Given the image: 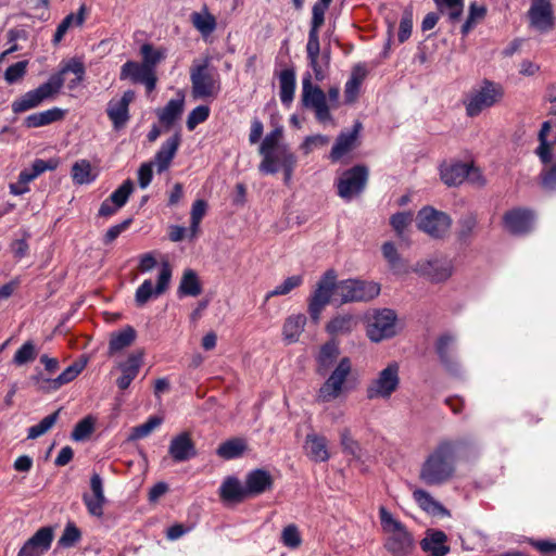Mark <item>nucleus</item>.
Returning <instances> with one entry per match:
<instances>
[{"instance_id": "nucleus-1", "label": "nucleus", "mask_w": 556, "mask_h": 556, "mask_svg": "<svg viewBox=\"0 0 556 556\" xmlns=\"http://www.w3.org/2000/svg\"><path fill=\"white\" fill-rule=\"evenodd\" d=\"M460 443L442 441L424 459L420 465L419 480L428 486H442L456 477L458 451Z\"/></svg>"}, {"instance_id": "nucleus-2", "label": "nucleus", "mask_w": 556, "mask_h": 556, "mask_svg": "<svg viewBox=\"0 0 556 556\" xmlns=\"http://www.w3.org/2000/svg\"><path fill=\"white\" fill-rule=\"evenodd\" d=\"M67 73L75 75V78L71 79L67 85L68 89L74 90L84 80V63L76 59H71L58 73L51 75L48 81L13 101L12 111L16 114L22 113L39 106L47 99L53 98L64 85V75Z\"/></svg>"}, {"instance_id": "nucleus-3", "label": "nucleus", "mask_w": 556, "mask_h": 556, "mask_svg": "<svg viewBox=\"0 0 556 556\" xmlns=\"http://www.w3.org/2000/svg\"><path fill=\"white\" fill-rule=\"evenodd\" d=\"M340 96L338 87H331L326 94L320 87L313 85L311 74L302 79L301 103L304 108L313 110L320 124L332 123L331 108H337Z\"/></svg>"}, {"instance_id": "nucleus-4", "label": "nucleus", "mask_w": 556, "mask_h": 556, "mask_svg": "<svg viewBox=\"0 0 556 556\" xmlns=\"http://www.w3.org/2000/svg\"><path fill=\"white\" fill-rule=\"evenodd\" d=\"M379 518L386 536L384 548L393 556H408L415 547V540L406 526L383 506L379 508Z\"/></svg>"}, {"instance_id": "nucleus-5", "label": "nucleus", "mask_w": 556, "mask_h": 556, "mask_svg": "<svg viewBox=\"0 0 556 556\" xmlns=\"http://www.w3.org/2000/svg\"><path fill=\"white\" fill-rule=\"evenodd\" d=\"M353 365L350 357L340 358L334 369L330 372L326 381L320 386L317 392V401L327 403L334 401L350 391L349 378L352 374Z\"/></svg>"}, {"instance_id": "nucleus-6", "label": "nucleus", "mask_w": 556, "mask_h": 556, "mask_svg": "<svg viewBox=\"0 0 556 556\" xmlns=\"http://www.w3.org/2000/svg\"><path fill=\"white\" fill-rule=\"evenodd\" d=\"M366 334L378 343L396 334L397 315L390 308L371 309L366 315Z\"/></svg>"}, {"instance_id": "nucleus-7", "label": "nucleus", "mask_w": 556, "mask_h": 556, "mask_svg": "<svg viewBox=\"0 0 556 556\" xmlns=\"http://www.w3.org/2000/svg\"><path fill=\"white\" fill-rule=\"evenodd\" d=\"M337 286L338 281L334 270L326 271L319 279L308 303V313L313 321L317 323L319 320L326 305L332 301L338 302Z\"/></svg>"}, {"instance_id": "nucleus-8", "label": "nucleus", "mask_w": 556, "mask_h": 556, "mask_svg": "<svg viewBox=\"0 0 556 556\" xmlns=\"http://www.w3.org/2000/svg\"><path fill=\"white\" fill-rule=\"evenodd\" d=\"M190 80L195 99L215 98L220 91L219 75L207 62L191 68Z\"/></svg>"}, {"instance_id": "nucleus-9", "label": "nucleus", "mask_w": 556, "mask_h": 556, "mask_svg": "<svg viewBox=\"0 0 556 556\" xmlns=\"http://www.w3.org/2000/svg\"><path fill=\"white\" fill-rule=\"evenodd\" d=\"M379 293L380 286L374 281L346 279L339 281L337 286V296L340 305L350 302L370 301L377 298Z\"/></svg>"}, {"instance_id": "nucleus-10", "label": "nucleus", "mask_w": 556, "mask_h": 556, "mask_svg": "<svg viewBox=\"0 0 556 556\" xmlns=\"http://www.w3.org/2000/svg\"><path fill=\"white\" fill-rule=\"evenodd\" d=\"M400 387V365L396 362L388 364L378 372L367 388L366 395L370 400L389 399Z\"/></svg>"}, {"instance_id": "nucleus-11", "label": "nucleus", "mask_w": 556, "mask_h": 556, "mask_svg": "<svg viewBox=\"0 0 556 556\" xmlns=\"http://www.w3.org/2000/svg\"><path fill=\"white\" fill-rule=\"evenodd\" d=\"M504 96L503 88L494 83L484 81L482 86L473 89L466 101V113L473 117L479 115L483 110L498 103Z\"/></svg>"}, {"instance_id": "nucleus-12", "label": "nucleus", "mask_w": 556, "mask_h": 556, "mask_svg": "<svg viewBox=\"0 0 556 556\" xmlns=\"http://www.w3.org/2000/svg\"><path fill=\"white\" fill-rule=\"evenodd\" d=\"M369 170L365 165H356L344 170L337 181L338 194L343 200L350 201L365 189Z\"/></svg>"}, {"instance_id": "nucleus-13", "label": "nucleus", "mask_w": 556, "mask_h": 556, "mask_svg": "<svg viewBox=\"0 0 556 556\" xmlns=\"http://www.w3.org/2000/svg\"><path fill=\"white\" fill-rule=\"evenodd\" d=\"M451 217L441 211L427 206L421 208L417 215V226L420 230L432 238L445 237L451 228Z\"/></svg>"}, {"instance_id": "nucleus-14", "label": "nucleus", "mask_w": 556, "mask_h": 556, "mask_svg": "<svg viewBox=\"0 0 556 556\" xmlns=\"http://www.w3.org/2000/svg\"><path fill=\"white\" fill-rule=\"evenodd\" d=\"M172 278V268L164 263L160 269L156 287L153 288L151 279L144 280L136 290L135 301L138 306H143L153 296H159L166 292Z\"/></svg>"}, {"instance_id": "nucleus-15", "label": "nucleus", "mask_w": 556, "mask_h": 556, "mask_svg": "<svg viewBox=\"0 0 556 556\" xmlns=\"http://www.w3.org/2000/svg\"><path fill=\"white\" fill-rule=\"evenodd\" d=\"M530 26L540 33H546L554 26V11L551 0H531L528 11Z\"/></svg>"}, {"instance_id": "nucleus-16", "label": "nucleus", "mask_w": 556, "mask_h": 556, "mask_svg": "<svg viewBox=\"0 0 556 556\" xmlns=\"http://www.w3.org/2000/svg\"><path fill=\"white\" fill-rule=\"evenodd\" d=\"M414 271L438 283L446 281L452 276L453 266L447 260H424L416 263Z\"/></svg>"}, {"instance_id": "nucleus-17", "label": "nucleus", "mask_w": 556, "mask_h": 556, "mask_svg": "<svg viewBox=\"0 0 556 556\" xmlns=\"http://www.w3.org/2000/svg\"><path fill=\"white\" fill-rule=\"evenodd\" d=\"M135 91L127 90L123 93L118 100L112 99L108 103L106 114L113 124L115 130H119L128 123L129 104L135 100Z\"/></svg>"}, {"instance_id": "nucleus-18", "label": "nucleus", "mask_w": 556, "mask_h": 556, "mask_svg": "<svg viewBox=\"0 0 556 556\" xmlns=\"http://www.w3.org/2000/svg\"><path fill=\"white\" fill-rule=\"evenodd\" d=\"M148 66L143 63L127 61L121 68L119 78L122 80L130 79L132 83H141L150 92L155 88L156 76L154 70H150Z\"/></svg>"}, {"instance_id": "nucleus-19", "label": "nucleus", "mask_w": 556, "mask_h": 556, "mask_svg": "<svg viewBox=\"0 0 556 556\" xmlns=\"http://www.w3.org/2000/svg\"><path fill=\"white\" fill-rule=\"evenodd\" d=\"M53 530L50 527L40 528L21 547L17 556H43L51 547Z\"/></svg>"}, {"instance_id": "nucleus-20", "label": "nucleus", "mask_w": 556, "mask_h": 556, "mask_svg": "<svg viewBox=\"0 0 556 556\" xmlns=\"http://www.w3.org/2000/svg\"><path fill=\"white\" fill-rule=\"evenodd\" d=\"M303 450L305 455L314 463H326L331 457L326 437L314 431L306 434Z\"/></svg>"}, {"instance_id": "nucleus-21", "label": "nucleus", "mask_w": 556, "mask_h": 556, "mask_svg": "<svg viewBox=\"0 0 556 556\" xmlns=\"http://www.w3.org/2000/svg\"><path fill=\"white\" fill-rule=\"evenodd\" d=\"M361 128L362 125L356 123L351 131L340 132L329 154L331 162L336 163L341 161L343 156L348 155L357 147Z\"/></svg>"}, {"instance_id": "nucleus-22", "label": "nucleus", "mask_w": 556, "mask_h": 556, "mask_svg": "<svg viewBox=\"0 0 556 556\" xmlns=\"http://www.w3.org/2000/svg\"><path fill=\"white\" fill-rule=\"evenodd\" d=\"M181 143V136L179 132H175L170 138H168L160 148V150L154 155L153 165L156 166V170L159 174L167 170L178 151V148Z\"/></svg>"}, {"instance_id": "nucleus-23", "label": "nucleus", "mask_w": 556, "mask_h": 556, "mask_svg": "<svg viewBox=\"0 0 556 556\" xmlns=\"http://www.w3.org/2000/svg\"><path fill=\"white\" fill-rule=\"evenodd\" d=\"M505 228L514 235H523L530 231L532 213L525 208H514L503 216Z\"/></svg>"}, {"instance_id": "nucleus-24", "label": "nucleus", "mask_w": 556, "mask_h": 556, "mask_svg": "<svg viewBox=\"0 0 556 556\" xmlns=\"http://www.w3.org/2000/svg\"><path fill=\"white\" fill-rule=\"evenodd\" d=\"M271 167L275 169L270 174H276L279 169L283 170L285 182L289 184L296 165V156L286 147L281 146L275 152L270 153ZM268 175L269 173H265Z\"/></svg>"}, {"instance_id": "nucleus-25", "label": "nucleus", "mask_w": 556, "mask_h": 556, "mask_svg": "<svg viewBox=\"0 0 556 556\" xmlns=\"http://www.w3.org/2000/svg\"><path fill=\"white\" fill-rule=\"evenodd\" d=\"M282 138V129L276 128L266 135L263 142L260 146V153L263 156L262 162L258 165V170L261 173H271L275 169L271 167V156L270 153L275 152L279 146V141Z\"/></svg>"}, {"instance_id": "nucleus-26", "label": "nucleus", "mask_w": 556, "mask_h": 556, "mask_svg": "<svg viewBox=\"0 0 556 556\" xmlns=\"http://www.w3.org/2000/svg\"><path fill=\"white\" fill-rule=\"evenodd\" d=\"M273 485V479L268 471L264 469H254L245 477L244 491L248 496L258 495L269 490Z\"/></svg>"}, {"instance_id": "nucleus-27", "label": "nucleus", "mask_w": 556, "mask_h": 556, "mask_svg": "<svg viewBox=\"0 0 556 556\" xmlns=\"http://www.w3.org/2000/svg\"><path fill=\"white\" fill-rule=\"evenodd\" d=\"M413 498L420 509L431 516L450 517V511L437 501L428 491L424 489H415Z\"/></svg>"}, {"instance_id": "nucleus-28", "label": "nucleus", "mask_w": 556, "mask_h": 556, "mask_svg": "<svg viewBox=\"0 0 556 556\" xmlns=\"http://www.w3.org/2000/svg\"><path fill=\"white\" fill-rule=\"evenodd\" d=\"M447 536L440 530H428L426 536L421 540V548L431 556H445L450 552L446 545Z\"/></svg>"}, {"instance_id": "nucleus-29", "label": "nucleus", "mask_w": 556, "mask_h": 556, "mask_svg": "<svg viewBox=\"0 0 556 556\" xmlns=\"http://www.w3.org/2000/svg\"><path fill=\"white\" fill-rule=\"evenodd\" d=\"M168 452L176 462H185L193 457L195 450L189 433L182 432L173 438Z\"/></svg>"}, {"instance_id": "nucleus-30", "label": "nucleus", "mask_w": 556, "mask_h": 556, "mask_svg": "<svg viewBox=\"0 0 556 556\" xmlns=\"http://www.w3.org/2000/svg\"><path fill=\"white\" fill-rule=\"evenodd\" d=\"M304 314H293L288 316L282 325V338L287 344L295 343L300 340L306 325Z\"/></svg>"}, {"instance_id": "nucleus-31", "label": "nucleus", "mask_w": 556, "mask_h": 556, "mask_svg": "<svg viewBox=\"0 0 556 556\" xmlns=\"http://www.w3.org/2000/svg\"><path fill=\"white\" fill-rule=\"evenodd\" d=\"M185 98L182 94H178L176 99H172L167 104L156 110V115L161 124L166 128L172 127L176 121H178L184 112Z\"/></svg>"}, {"instance_id": "nucleus-32", "label": "nucleus", "mask_w": 556, "mask_h": 556, "mask_svg": "<svg viewBox=\"0 0 556 556\" xmlns=\"http://www.w3.org/2000/svg\"><path fill=\"white\" fill-rule=\"evenodd\" d=\"M87 364L86 359H80L68 366L61 375L55 379H47L42 382L40 388L42 390H58L63 384L73 381L85 368Z\"/></svg>"}, {"instance_id": "nucleus-33", "label": "nucleus", "mask_w": 556, "mask_h": 556, "mask_svg": "<svg viewBox=\"0 0 556 556\" xmlns=\"http://www.w3.org/2000/svg\"><path fill=\"white\" fill-rule=\"evenodd\" d=\"M358 325V319L352 314H339L326 325L329 334L338 337L350 334Z\"/></svg>"}, {"instance_id": "nucleus-34", "label": "nucleus", "mask_w": 556, "mask_h": 556, "mask_svg": "<svg viewBox=\"0 0 556 556\" xmlns=\"http://www.w3.org/2000/svg\"><path fill=\"white\" fill-rule=\"evenodd\" d=\"M470 173V165L467 163H451L441 166V179L450 187L460 185Z\"/></svg>"}, {"instance_id": "nucleus-35", "label": "nucleus", "mask_w": 556, "mask_h": 556, "mask_svg": "<svg viewBox=\"0 0 556 556\" xmlns=\"http://www.w3.org/2000/svg\"><path fill=\"white\" fill-rule=\"evenodd\" d=\"M190 21L202 36L211 35L217 27L216 17L208 11L206 5H203L200 11L192 12Z\"/></svg>"}, {"instance_id": "nucleus-36", "label": "nucleus", "mask_w": 556, "mask_h": 556, "mask_svg": "<svg viewBox=\"0 0 556 556\" xmlns=\"http://www.w3.org/2000/svg\"><path fill=\"white\" fill-rule=\"evenodd\" d=\"M136 339V331L132 327L127 326L117 332L111 333L108 354H114L130 346Z\"/></svg>"}, {"instance_id": "nucleus-37", "label": "nucleus", "mask_w": 556, "mask_h": 556, "mask_svg": "<svg viewBox=\"0 0 556 556\" xmlns=\"http://www.w3.org/2000/svg\"><path fill=\"white\" fill-rule=\"evenodd\" d=\"M340 355V349L333 341L326 342L321 345L316 357L317 372L324 375L337 361Z\"/></svg>"}, {"instance_id": "nucleus-38", "label": "nucleus", "mask_w": 556, "mask_h": 556, "mask_svg": "<svg viewBox=\"0 0 556 556\" xmlns=\"http://www.w3.org/2000/svg\"><path fill=\"white\" fill-rule=\"evenodd\" d=\"M455 337L450 333L440 336L437 340L435 350L442 364L448 369L456 367L457 363L452 352L453 344L455 343Z\"/></svg>"}, {"instance_id": "nucleus-39", "label": "nucleus", "mask_w": 556, "mask_h": 556, "mask_svg": "<svg viewBox=\"0 0 556 556\" xmlns=\"http://www.w3.org/2000/svg\"><path fill=\"white\" fill-rule=\"evenodd\" d=\"M59 162L55 159H50L48 161L37 159L34 161L30 169H24L20 173L18 179L21 184L27 185L36 179L39 175L45 173L46 170H53L58 167Z\"/></svg>"}, {"instance_id": "nucleus-40", "label": "nucleus", "mask_w": 556, "mask_h": 556, "mask_svg": "<svg viewBox=\"0 0 556 556\" xmlns=\"http://www.w3.org/2000/svg\"><path fill=\"white\" fill-rule=\"evenodd\" d=\"M64 117V111L53 108L43 112L34 113L26 117L25 125L29 128H37L61 121Z\"/></svg>"}, {"instance_id": "nucleus-41", "label": "nucleus", "mask_w": 556, "mask_h": 556, "mask_svg": "<svg viewBox=\"0 0 556 556\" xmlns=\"http://www.w3.org/2000/svg\"><path fill=\"white\" fill-rule=\"evenodd\" d=\"M219 494L224 501L230 502H239L248 496L247 491H244V485L235 477L225 479L219 488Z\"/></svg>"}, {"instance_id": "nucleus-42", "label": "nucleus", "mask_w": 556, "mask_h": 556, "mask_svg": "<svg viewBox=\"0 0 556 556\" xmlns=\"http://www.w3.org/2000/svg\"><path fill=\"white\" fill-rule=\"evenodd\" d=\"M279 97L283 104H290L294 98L295 73L291 68H286L279 74Z\"/></svg>"}, {"instance_id": "nucleus-43", "label": "nucleus", "mask_w": 556, "mask_h": 556, "mask_svg": "<svg viewBox=\"0 0 556 556\" xmlns=\"http://www.w3.org/2000/svg\"><path fill=\"white\" fill-rule=\"evenodd\" d=\"M366 76V71L362 66H355L352 71L350 79L345 84L344 97L345 102L353 103L358 96L361 85Z\"/></svg>"}, {"instance_id": "nucleus-44", "label": "nucleus", "mask_w": 556, "mask_h": 556, "mask_svg": "<svg viewBox=\"0 0 556 556\" xmlns=\"http://www.w3.org/2000/svg\"><path fill=\"white\" fill-rule=\"evenodd\" d=\"M178 292L180 295L198 296L202 292V288L198 275L192 269L184 271Z\"/></svg>"}, {"instance_id": "nucleus-45", "label": "nucleus", "mask_w": 556, "mask_h": 556, "mask_svg": "<svg viewBox=\"0 0 556 556\" xmlns=\"http://www.w3.org/2000/svg\"><path fill=\"white\" fill-rule=\"evenodd\" d=\"M85 21V8L81 7L77 14L71 13L63 18V21L56 27L53 43L58 45L63 39L64 35L67 33L70 27L72 26H81Z\"/></svg>"}, {"instance_id": "nucleus-46", "label": "nucleus", "mask_w": 556, "mask_h": 556, "mask_svg": "<svg viewBox=\"0 0 556 556\" xmlns=\"http://www.w3.org/2000/svg\"><path fill=\"white\" fill-rule=\"evenodd\" d=\"M552 129L551 122H544L542 124L541 130L539 132V141L540 144L536 149V154L539 155L540 160L547 164L552 160V146L553 142H548L547 136Z\"/></svg>"}, {"instance_id": "nucleus-47", "label": "nucleus", "mask_w": 556, "mask_h": 556, "mask_svg": "<svg viewBox=\"0 0 556 556\" xmlns=\"http://www.w3.org/2000/svg\"><path fill=\"white\" fill-rule=\"evenodd\" d=\"M244 440L235 438L222 443L217 448V455L224 459H233L239 457L245 450Z\"/></svg>"}, {"instance_id": "nucleus-48", "label": "nucleus", "mask_w": 556, "mask_h": 556, "mask_svg": "<svg viewBox=\"0 0 556 556\" xmlns=\"http://www.w3.org/2000/svg\"><path fill=\"white\" fill-rule=\"evenodd\" d=\"M72 178L78 185L90 184L96 176L91 173V164L87 160H80L72 166Z\"/></svg>"}, {"instance_id": "nucleus-49", "label": "nucleus", "mask_w": 556, "mask_h": 556, "mask_svg": "<svg viewBox=\"0 0 556 556\" xmlns=\"http://www.w3.org/2000/svg\"><path fill=\"white\" fill-rule=\"evenodd\" d=\"M303 282V277L300 275L290 276L283 280L282 283L278 285L274 290L266 294V300L274 296L287 295Z\"/></svg>"}, {"instance_id": "nucleus-50", "label": "nucleus", "mask_w": 556, "mask_h": 556, "mask_svg": "<svg viewBox=\"0 0 556 556\" xmlns=\"http://www.w3.org/2000/svg\"><path fill=\"white\" fill-rule=\"evenodd\" d=\"M143 351L137 350L128 355L127 359L118 364L122 374H128L137 377L142 365Z\"/></svg>"}, {"instance_id": "nucleus-51", "label": "nucleus", "mask_w": 556, "mask_h": 556, "mask_svg": "<svg viewBox=\"0 0 556 556\" xmlns=\"http://www.w3.org/2000/svg\"><path fill=\"white\" fill-rule=\"evenodd\" d=\"M163 419H148L147 422L130 429L127 440L137 441L147 438L161 426Z\"/></svg>"}, {"instance_id": "nucleus-52", "label": "nucleus", "mask_w": 556, "mask_h": 556, "mask_svg": "<svg viewBox=\"0 0 556 556\" xmlns=\"http://www.w3.org/2000/svg\"><path fill=\"white\" fill-rule=\"evenodd\" d=\"M439 8L440 11H444L445 9L448 11V18L451 22H456L459 20L463 9L464 2L463 0H433Z\"/></svg>"}, {"instance_id": "nucleus-53", "label": "nucleus", "mask_w": 556, "mask_h": 556, "mask_svg": "<svg viewBox=\"0 0 556 556\" xmlns=\"http://www.w3.org/2000/svg\"><path fill=\"white\" fill-rule=\"evenodd\" d=\"M94 419H81L72 432V440L76 442L86 441L94 431Z\"/></svg>"}, {"instance_id": "nucleus-54", "label": "nucleus", "mask_w": 556, "mask_h": 556, "mask_svg": "<svg viewBox=\"0 0 556 556\" xmlns=\"http://www.w3.org/2000/svg\"><path fill=\"white\" fill-rule=\"evenodd\" d=\"M281 543L289 548H298L302 543L300 531L295 525H288L281 532Z\"/></svg>"}, {"instance_id": "nucleus-55", "label": "nucleus", "mask_w": 556, "mask_h": 556, "mask_svg": "<svg viewBox=\"0 0 556 556\" xmlns=\"http://www.w3.org/2000/svg\"><path fill=\"white\" fill-rule=\"evenodd\" d=\"M140 52L143 58V64L149 65L150 70H154L155 65L165 58L164 50H155L151 45L146 43L141 47Z\"/></svg>"}, {"instance_id": "nucleus-56", "label": "nucleus", "mask_w": 556, "mask_h": 556, "mask_svg": "<svg viewBox=\"0 0 556 556\" xmlns=\"http://www.w3.org/2000/svg\"><path fill=\"white\" fill-rule=\"evenodd\" d=\"M134 190V184L130 179L125 180L109 199L119 208L123 207Z\"/></svg>"}, {"instance_id": "nucleus-57", "label": "nucleus", "mask_w": 556, "mask_h": 556, "mask_svg": "<svg viewBox=\"0 0 556 556\" xmlns=\"http://www.w3.org/2000/svg\"><path fill=\"white\" fill-rule=\"evenodd\" d=\"M413 222V214L410 212H400L394 215H392L390 219V224L396 235L400 238H404V231L405 229L410 225Z\"/></svg>"}, {"instance_id": "nucleus-58", "label": "nucleus", "mask_w": 556, "mask_h": 556, "mask_svg": "<svg viewBox=\"0 0 556 556\" xmlns=\"http://www.w3.org/2000/svg\"><path fill=\"white\" fill-rule=\"evenodd\" d=\"M37 352L33 342H25L15 353L13 357L14 364L17 366L29 363L36 358Z\"/></svg>"}, {"instance_id": "nucleus-59", "label": "nucleus", "mask_w": 556, "mask_h": 556, "mask_svg": "<svg viewBox=\"0 0 556 556\" xmlns=\"http://www.w3.org/2000/svg\"><path fill=\"white\" fill-rule=\"evenodd\" d=\"M476 226L477 218L475 215L468 214L463 216L458 222L457 236L459 240L466 241L467 239H469L472 236Z\"/></svg>"}, {"instance_id": "nucleus-60", "label": "nucleus", "mask_w": 556, "mask_h": 556, "mask_svg": "<svg viewBox=\"0 0 556 556\" xmlns=\"http://www.w3.org/2000/svg\"><path fill=\"white\" fill-rule=\"evenodd\" d=\"M382 254L393 270H401V268L403 267V262L400 254L397 253L395 245L392 242L383 243Z\"/></svg>"}, {"instance_id": "nucleus-61", "label": "nucleus", "mask_w": 556, "mask_h": 556, "mask_svg": "<svg viewBox=\"0 0 556 556\" xmlns=\"http://www.w3.org/2000/svg\"><path fill=\"white\" fill-rule=\"evenodd\" d=\"M210 115V108L206 105H199L193 109L187 118V128L193 130L199 124L205 122Z\"/></svg>"}, {"instance_id": "nucleus-62", "label": "nucleus", "mask_w": 556, "mask_h": 556, "mask_svg": "<svg viewBox=\"0 0 556 556\" xmlns=\"http://www.w3.org/2000/svg\"><path fill=\"white\" fill-rule=\"evenodd\" d=\"M28 66V61H20L9 66L4 73V79L8 84H14L22 79Z\"/></svg>"}, {"instance_id": "nucleus-63", "label": "nucleus", "mask_w": 556, "mask_h": 556, "mask_svg": "<svg viewBox=\"0 0 556 556\" xmlns=\"http://www.w3.org/2000/svg\"><path fill=\"white\" fill-rule=\"evenodd\" d=\"M83 500L90 515L94 517H101L103 515L105 497H97L96 495L86 493Z\"/></svg>"}, {"instance_id": "nucleus-64", "label": "nucleus", "mask_w": 556, "mask_h": 556, "mask_svg": "<svg viewBox=\"0 0 556 556\" xmlns=\"http://www.w3.org/2000/svg\"><path fill=\"white\" fill-rule=\"evenodd\" d=\"M485 12L484 7H478L476 3H472L469 8V16L462 26V33L467 35L472 29L476 21L484 17Z\"/></svg>"}]
</instances>
